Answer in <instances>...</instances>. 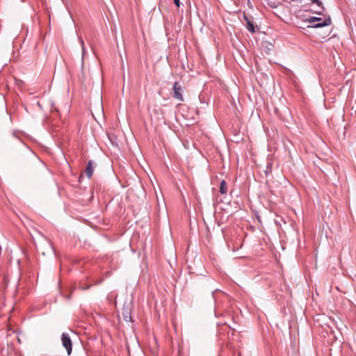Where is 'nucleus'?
Instances as JSON below:
<instances>
[{
  "instance_id": "nucleus-1",
  "label": "nucleus",
  "mask_w": 356,
  "mask_h": 356,
  "mask_svg": "<svg viewBox=\"0 0 356 356\" xmlns=\"http://www.w3.org/2000/svg\"><path fill=\"white\" fill-rule=\"evenodd\" d=\"M305 22H307L310 24L308 26L309 28H321L331 24L332 21L330 17L322 19L318 17H310L309 18L305 19Z\"/></svg>"
},
{
  "instance_id": "nucleus-2",
  "label": "nucleus",
  "mask_w": 356,
  "mask_h": 356,
  "mask_svg": "<svg viewBox=\"0 0 356 356\" xmlns=\"http://www.w3.org/2000/svg\"><path fill=\"white\" fill-rule=\"evenodd\" d=\"M62 345L67 350V355H70L72 350V340L67 333H63L61 336Z\"/></svg>"
},
{
  "instance_id": "nucleus-3",
  "label": "nucleus",
  "mask_w": 356,
  "mask_h": 356,
  "mask_svg": "<svg viewBox=\"0 0 356 356\" xmlns=\"http://www.w3.org/2000/svg\"><path fill=\"white\" fill-rule=\"evenodd\" d=\"M173 90H174V98H175L176 99L180 101V102H183L184 101V98H183V96H182V94H181V91H182V88L180 85H179L178 82H175L174 85H173Z\"/></svg>"
},
{
  "instance_id": "nucleus-4",
  "label": "nucleus",
  "mask_w": 356,
  "mask_h": 356,
  "mask_svg": "<svg viewBox=\"0 0 356 356\" xmlns=\"http://www.w3.org/2000/svg\"><path fill=\"white\" fill-rule=\"evenodd\" d=\"M122 314V317L125 321H127V322L131 321V311L128 306L123 307Z\"/></svg>"
},
{
  "instance_id": "nucleus-5",
  "label": "nucleus",
  "mask_w": 356,
  "mask_h": 356,
  "mask_svg": "<svg viewBox=\"0 0 356 356\" xmlns=\"http://www.w3.org/2000/svg\"><path fill=\"white\" fill-rule=\"evenodd\" d=\"M92 161H88L86 165V174L88 178H90L93 174Z\"/></svg>"
},
{
  "instance_id": "nucleus-6",
  "label": "nucleus",
  "mask_w": 356,
  "mask_h": 356,
  "mask_svg": "<svg viewBox=\"0 0 356 356\" xmlns=\"http://www.w3.org/2000/svg\"><path fill=\"white\" fill-rule=\"evenodd\" d=\"M311 1L312 3H316L320 8V10L316 11V13L318 15H321L325 10L324 7L323 6L322 2L320 1L319 0H311Z\"/></svg>"
},
{
  "instance_id": "nucleus-7",
  "label": "nucleus",
  "mask_w": 356,
  "mask_h": 356,
  "mask_svg": "<svg viewBox=\"0 0 356 356\" xmlns=\"http://www.w3.org/2000/svg\"><path fill=\"white\" fill-rule=\"evenodd\" d=\"M244 18L247 22V29L251 33H254L255 29L253 24L249 20V19L245 15L244 16Z\"/></svg>"
},
{
  "instance_id": "nucleus-8",
  "label": "nucleus",
  "mask_w": 356,
  "mask_h": 356,
  "mask_svg": "<svg viewBox=\"0 0 356 356\" xmlns=\"http://www.w3.org/2000/svg\"><path fill=\"white\" fill-rule=\"evenodd\" d=\"M220 192L221 194H226L227 192V184L225 180L220 182Z\"/></svg>"
},
{
  "instance_id": "nucleus-9",
  "label": "nucleus",
  "mask_w": 356,
  "mask_h": 356,
  "mask_svg": "<svg viewBox=\"0 0 356 356\" xmlns=\"http://www.w3.org/2000/svg\"><path fill=\"white\" fill-rule=\"evenodd\" d=\"M79 42L81 44V49H82V56H83V58L86 55V49H85V46H84V42H83V40L81 39V38H79Z\"/></svg>"
},
{
  "instance_id": "nucleus-10",
  "label": "nucleus",
  "mask_w": 356,
  "mask_h": 356,
  "mask_svg": "<svg viewBox=\"0 0 356 356\" xmlns=\"http://www.w3.org/2000/svg\"><path fill=\"white\" fill-rule=\"evenodd\" d=\"M271 168H272V163H268L266 165V170H265V173L266 175H268V172L271 171Z\"/></svg>"
},
{
  "instance_id": "nucleus-11",
  "label": "nucleus",
  "mask_w": 356,
  "mask_h": 356,
  "mask_svg": "<svg viewBox=\"0 0 356 356\" xmlns=\"http://www.w3.org/2000/svg\"><path fill=\"white\" fill-rule=\"evenodd\" d=\"M174 3L177 8L180 7L181 2L179 0H174Z\"/></svg>"
},
{
  "instance_id": "nucleus-12",
  "label": "nucleus",
  "mask_w": 356,
  "mask_h": 356,
  "mask_svg": "<svg viewBox=\"0 0 356 356\" xmlns=\"http://www.w3.org/2000/svg\"><path fill=\"white\" fill-rule=\"evenodd\" d=\"M90 285H88V286H82V287H81V289H82L83 290H86V289H88L90 288Z\"/></svg>"
},
{
  "instance_id": "nucleus-13",
  "label": "nucleus",
  "mask_w": 356,
  "mask_h": 356,
  "mask_svg": "<svg viewBox=\"0 0 356 356\" xmlns=\"http://www.w3.org/2000/svg\"><path fill=\"white\" fill-rule=\"evenodd\" d=\"M238 356H241V353H238Z\"/></svg>"
}]
</instances>
